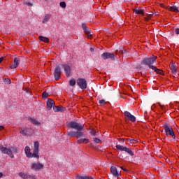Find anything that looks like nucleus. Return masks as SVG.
<instances>
[{"instance_id":"nucleus-1","label":"nucleus","mask_w":179,"mask_h":179,"mask_svg":"<svg viewBox=\"0 0 179 179\" xmlns=\"http://www.w3.org/2000/svg\"><path fill=\"white\" fill-rule=\"evenodd\" d=\"M66 126L68 128L76 129V131H67V135L70 138H83V136H85V134L82 132V131H85V127L82 124L78 123L76 121H71L67 123Z\"/></svg>"},{"instance_id":"nucleus-2","label":"nucleus","mask_w":179,"mask_h":179,"mask_svg":"<svg viewBox=\"0 0 179 179\" xmlns=\"http://www.w3.org/2000/svg\"><path fill=\"white\" fill-rule=\"evenodd\" d=\"M40 148V143L36 141L34 144V151L33 153L30 152V147L27 146L25 147V154L27 157H35L38 159V149Z\"/></svg>"},{"instance_id":"nucleus-3","label":"nucleus","mask_w":179,"mask_h":179,"mask_svg":"<svg viewBox=\"0 0 179 179\" xmlns=\"http://www.w3.org/2000/svg\"><path fill=\"white\" fill-rule=\"evenodd\" d=\"M0 150L2 152V153H4L5 155H8L11 159H13L15 156L12 153H18L19 149L17 148L11 147V148H5L3 146H0Z\"/></svg>"},{"instance_id":"nucleus-4","label":"nucleus","mask_w":179,"mask_h":179,"mask_svg":"<svg viewBox=\"0 0 179 179\" xmlns=\"http://www.w3.org/2000/svg\"><path fill=\"white\" fill-rule=\"evenodd\" d=\"M164 128L165 131V134L166 136H172L173 139L176 140V134L174 133V129H173V127L167 123L164 124Z\"/></svg>"},{"instance_id":"nucleus-5","label":"nucleus","mask_w":179,"mask_h":179,"mask_svg":"<svg viewBox=\"0 0 179 179\" xmlns=\"http://www.w3.org/2000/svg\"><path fill=\"white\" fill-rule=\"evenodd\" d=\"M156 59H157V56H154L152 57L143 59L142 61V64L144 65H148L149 68L150 69V66H155L152 65V64H155V62H156Z\"/></svg>"},{"instance_id":"nucleus-6","label":"nucleus","mask_w":179,"mask_h":179,"mask_svg":"<svg viewBox=\"0 0 179 179\" xmlns=\"http://www.w3.org/2000/svg\"><path fill=\"white\" fill-rule=\"evenodd\" d=\"M77 85L82 89V90H85V89L87 87V82L85 78H78L77 80Z\"/></svg>"},{"instance_id":"nucleus-7","label":"nucleus","mask_w":179,"mask_h":179,"mask_svg":"<svg viewBox=\"0 0 179 179\" xmlns=\"http://www.w3.org/2000/svg\"><path fill=\"white\" fill-rule=\"evenodd\" d=\"M82 29L83 31L85 33L86 36L88 38H92V36H93V32L86 26L85 23L82 24Z\"/></svg>"},{"instance_id":"nucleus-8","label":"nucleus","mask_w":179,"mask_h":179,"mask_svg":"<svg viewBox=\"0 0 179 179\" xmlns=\"http://www.w3.org/2000/svg\"><path fill=\"white\" fill-rule=\"evenodd\" d=\"M61 66L57 65L54 71V77L55 80H59V79H61Z\"/></svg>"},{"instance_id":"nucleus-9","label":"nucleus","mask_w":179,"mask_h":179,"mask_svg":"<svg viewBox=\"0 0 179 179\" xmlns=\"http://www.w3.org/2000/svg\"><path fill=\"white\" fill-rule=\"evenodd\" d=\"M20 133L24 136H27V135H31L33 134V130L27 127L20 128Z\"/></svg>"},{"instance_id":"nucleus-10","label":"nucleus","mask_w":179,"mask_h":179,"mask_svg":"<svg viewBox=\"0 0 179 179\" xmlns=\"http://www.w3.org/2000/svg\"><path fill=\"white\" fill-rule=\"evenodd\" d=\"M18 174H19V176L23 179H36V176H34L33 174L30 175L29 173H25L23 172H20Z\"/></svg>"},{"instance_id":"nucleus-11","label":"nucleus","mask_w":179,"mask_h":179,"mask_svg":"<svg viewBox=\"0 0 179 179\" xmlns=\"http://www.w3.org/2000/svg\"><path fill=\"white\" fill-rule=\"evenodd\" d=\"M31 169L35 171H38L39 170H41V169H44V165L40 163H34L32 164Z\"/></svg>"},{"instance_id":"nucleus-12","label":"nucleus","mask_w":179,"mask_h":179,"mask_svg":"<svg viewBox=\"0 0 179 179\" xmlns=\"http://www.w3.org/2000/svg\"><path fill=\"white\" fill-rule=\"evenodd\" d=\"M101 58L103 59H115V55L113 53H109V52H104L101 55Z\"/></svg>"},{"instance_id":"nucleus-13","label":"nucleus","mask_w":179,"mask_h":179,"mask_svg":"<svg viewBox=\"0 0 179 179\" xmlns=\"http://www.w3.org/2000/svg\"><path fill=\"white\" fill-rule=\"evenodd\" d=\"M124 116L127 120L131 121V122H135V121H136V117H135L134 115H131V113H129V111L124 112Z\"/></svg>"},{"instance_id":"nucleus-14","label":"nucleus","mask_w":179,"mask_h":179,"mask_svg":"<svg viewBox=\"0 0 179 179\" xmlns=\"http://www.w3.org/2000/svg\"><path fill=\"white\" fill-rule=\"evenodd\" d=\"M20 64V57H15L13 64L10 66V69H15L19 66Z\"/></svg>"},{"instance_id":"nucleus-15","label":"nucleus","mask_w":179,"mask_h":179,"mask_svg":"<svg viewBox=\"0 0 179 179\" xmlns=\"http://www.w3.org/2000/svg\"><path fill=\"white\" fill-rule=\"evenodd\" d=\"M110 173L114 177H117V178H120V176H121V173H118L117 167L115 166L110 167Z\"/></svg>"},{"instance_id":"nucleus-16","label":"nucleus","mask_w":179,"mask_h":179,"mask_svg":"<svg viewBox=\"0 0 179 179\" xmlns=\"http://www.w3.org/2000/svg\"><path fill=\"white\" fill-rule=\"evenodd\" d=\"M64 69L66 76H67V78H69V76H71V66L68 64H64Z\"/></svg>"},{"instance_id":"nucleus-17","label":"nucleus","mask_w":179,"mask_h":179,"mask_svg":"<svg viewBox=\"0 0 179 179\" xmlns=\"http://www.w3.org/2000/svg\"><path fill=\"white\" fill-rule=\"evenodd\" d=\"M54 100L52 99H48L47 102V108L48 110H51L52 107L54 106Z\"/></svg>"},{"instance_id":"nucleus-18","label":"nucleus","mask_w":179,"mask_h":179,"mask_svg":"<svg viewBox=\"0 0 179 179\" xmlns=\"http://www.w3.org/2000/svg\"><path fill=\"white\" fill-rule=\"evenodd\" d=\"M133 12L136 15H142L143 16L145 15V13L143 12V10H139L138 9V8L133 9Z\"/></svg>"},{"instance_id":"nucleus-19","label":"nucleus","mask_w":179,"mask_h":179,"mask_svg":"<svg viewBox=\"0 0 179 179\" xmlns=\"http://www.w3.org/2000/svg\"><path fill=\"white\" fill-rule=\"evenodd\" d=\"M150 69H152L155 72H157V73H159V75H163V71L157 69L156 66H150Z\"/></svg>"},{"instance_id":"nucleus-20","label":"nucleus","mask_w":179,"mask_h":179,"mask_svg":"<svg viewBox=\"0 0 179 179\" xmlns=\"http://www.w3.org/2000/svg\"><path fill=\"white\" fill-rule=\"evenodd\" d=\"M38 38L41 41H43V43H50V39H48V38L47 37L40 36Z\"/></svg>"},{"instance_id":"nucleus-21","label":"nucleus","mask_w":179,"mask_h":179,"mask_svg":"<svg viewBox=\"0 0 179 179\" xmlns=\"http://www.w3.org/2000/svg\"><path fill=\"white\" fill-rule=\"evenodd\" d=\"M77 178H78V179H94L90 176H81V175H78Z\"/></svg>"},{"instance_id":"nucleus-22","label":"nucleus","mask_w":179,"mask_h":179,"mask_svg":"<svg viewBox=\"0 0 179 179\" xmlns=\"http://www.w3.org/2000/svg\"><path fill=\"white\" fill-rule=\"evenodd\" d=\"M50 19H51V16H50V15H46L44 17V18H43L42 22L43 23V24H45V23H46L47 22H48V20H50Z\"/></svg>"},{"instance_id":"nucleus-23","label":"nucleus","mask_w":179,"mask_h":179,"mask_svg":"<svg viewBox=\"0 0 179 179\" xmlns=\"http://www.w3.org/2000/svg\"><path fill=\"white\" fill-rule=\"evenodd\" d=\"M170 68L173 73H176V72H177V67L176 66V64H171Z\"/></svg>"},{"instance_id":"nucleus-24","label":"nucleus","mask_w":179,"mask_h":179,"mask_svg":"<svg viewBox=\"0 0 179 179\" xmlns=\"http://www.w3.org/2000/svg\"><path fill=\"white\" fill-rule=\"evenodd\" d=\"M126 148L127 147H124V146L120 145H116V149H117V150H120L121 152H125Z\"/></svg>"},{"instance_id":"nucleus-25","label":"nucleus","mask_w":179,"mask_h":179,"mask_svg":"<svg viewBox=\"0 0 179 179\" xmlns=\"http://www.w3.org/2000/svg\"><path fill=\"white\" fill-rule=\"evenodd\" d=\"M64 108L63 107H60V106H53V110L54 111H55V113H58V111H62V109Z\"/></svg>"},{"instance_id":"nucleus-26","label":"nucleus","mask_w":179,"mask_h":179,"mask_svg":"<svg viewBox=\"0 0 179 179\" xmlns=\"http://www.w3.org/2000/svg\"><path fill=\"white\" fill-rule=\"evenodd\" d=\"M169 10H171V12H178V7L176 6H171Z\"/></svg>"},{"instance_id":"nucleus-27","label":"nucleus","mask_w":179,"mask_h":179,"mask_svg":"<svg viewBox=\"0 0 179 179\" xmlns=\"http://www.w3.org/2000/svg\"><path fill=\"white\" fill-rule=\"evenodd\" d=\"M29 121L34 124V125H40V122L37 121V120L34 119V118H30Z\"/></svg>"},{"instance_id":"nucleus-28","label":"nucleus","mask_w":179,"mask_h":179,"mask_svg":"<svg viewBox=\"0 0 179 179\" xmlns=\"http://www.w3.org/2000/svg\"><path fill=\"white\" fill-rule=\"evenodd\" d=\"M124 152L128 153V155H129L130 156H134V152H132V150H131V149H129V148L126 147V148L124 149Z\"/></svg>"},{"instance_id":"nucleus-29","label":"nucleus","mask_w":179,"mask_h":179,"mask_svg":"<svg viewBox=\"0 0 179 179\" xmlns=\"http://www.w3.org/2000/svg\"><path fill=\"white\" fill-rule=\"evenodd\" d=\"M127 141H128V142H129V143H131V145H134L135 143H138V141H136L135 139L127 138Z\"/></svg>"},{"instance_id":"nucleus-30","label":"nucleus","mask_w":179,"mask_h":179,"mask_svg":"<svg viewBox=\"0 0 179 179\" xmlns=\"http://www.w3.org/2000/svg\"><path fill=\"white\" fill-rule=\"evenodd\" d=\"M69 85L72 87L75 86V85H76V80H75V79L70 80Z\"/></svg>"},{"instance_id":"nucleus-31","label":"nucleus","mask_w":179,"mask_h":179,"mask_svg":"<svg viewBox=\"0 0 179 179\" xmlns=\"http://www.w3.org/2000/svg\"><path fill=\"white\" fill-rule=\"evenodd\" d=\"M48 96H49V94L46 92H44L42 94V97H43V100H45V99H47V97H48Z\"/></svg>"},{"instance_id":"nucleus-32","label":"nucleus","mask_w":179,"mask_h":179,"mask_svg":"<svg viewBox=\"0 0 179 179\" xmlns=\"http://www.w3.org/2000/svg\"><path fill=\"white\" fill-rule=\"evenodd\" d=\"M60 6L61 8L65 9L66 8V3H65V1L60 2Z\"/></svg>"},{"instance_id":"nucleus-33","label":"nucleus","mask_w":179,"mask_h":179,"mask_svg":"<svg viewBox=\"0 0 179 179\" xmlns=\"http://www.w3.org/2000/svg\"><path fill=\"white\" fill-rule=\"evenodd\" d=\"M4 83H6L7 85H10V83H11L10 79L6 78L5 80H4Z\"/></svg>"},{"instance_id":"nucleus-34","label":"nucleus","mask_w":179,"mask_h":179,"mask_svg":"<svg viewBox=\"0 0 179 179\" xmlns=\"http://www.w3.org/2000/svg\"><path fill=\"white\" fill-rule=\"evenodd\" d=\"M99 104L100 106H103V104H106V100L104 99L99 100Z\"/></svg>"},{"instance_id":"nucleus-35","label":"nucleus","mask_w":179,"mask_h":179,"mask_svg":"<svg viewBox=\"0 0 179 179\" xmlns=\"http://www.w3.org/2000/svg\"><path fill=\"white\" fill-rule=\"evenodd\" d=\"M94 141L95 143H100V142H101V140H100L98 138H94Z\"/></svg>"},{"instance_id":"nucleus-36","label":"nucleus","mask_w":179,"mask_h":179,"mask_svg":"<svg viewBox=\"0 0 179 179\" xmlns=\"http://www.w3.org/2000/svg\"><path fill=\"white\" fill-rule=\"evenodd\" d=\"M89 142H90V141L87 138H83V143H89Z\"/></svg>"},{"instance_id":"nucleus-37","label":"nucleus","mask_w":179,"mask_h":179,"mask_svg":"<svg viewBox=\"0 0 179 179\" xmlns=\"http://www.w3.org/2000/svg\"><path fill=\"white\" fill-rule=\"evenodd\" d=\"M24 5H26L27 6H29V7L33 6V3H31L30 2H25Z\"/></svg>"},{"instance_id":"nucleus-38","label":"nucleus","mask_w":179,"mask_h":179,"mask_svg":"<svg viewBox=\"0 0 179 179\" xmlns=\"http://www.w3.org/2000/svg\"><path fill=\"white\" fill-rule=\"evenodd\" d=\"M77 143H83V139L78 140Z\"/></svg>"},{"instance_id":"nucleus-39","label":"nucleus","mask_w":179,"mask_h":179,"mask_svg":"<svg viewBox=\"0 0 179 179\" xmlns=\"http://www.w3.org/2000/svg\"><path fill=\"white\" fill-rule=\"evenodd\" d=\"M175 33H176V34H179V28H177V29L175 30Z\"/></svg>"},{"instance_id":"nucleus-40","label":"nucleus","mask_w":179,"mask_h":179,"mask_svg":"<svg viewBox=\"0 0 179 179\" xmlns=\"http://www.w3.org/2000/svg\"><path fill=\"white\" fill-rule=\"evenodd\" d=\"M121 169H122V170H123V171H125L126 173H128V172L129 171V170L125 169H124V168H122V167H121Z\"/></svg>"},{"instance_id":"nucleus-41","label":"nucleus","mask_w":179,"mask_h":179,"mask_svg":"<svg viewBox=\"0 0 179 179\" xmlns=\"http://www.w3.org/2000/svg\"><path fill=\"white\" fill-rule=\"evenodd\" d=\"M2 129H5V127L3 126H0V131H2Z\"/></svg>"},{"instance_id":"nucleus-42","label":"nucleus","mask_w":179,"mask_h":179,"mask_svg":"<svg viewBox=\"0 0 179 179\" xmlns=\"http://www.w3.org/2000/svg\"><path fill=\"white\" fill-rule=\"evenodd\" d=\"M122 54H127V50H122Z\"/></svg>"},{"instance_id":"nucleus-43","label":"nucleus","mask_w":179,"mask_h":179,"mask_svg":"<svg viewBox=\"0 0 179 179\" xmlns=\"http://www.w3.org/2000/svg\"><path fill=\"white\" fill-rule=\"evenodd\" d=\"M3 176V173H2L1 172L0 173V178H2V177Z\"/></svg>"},{"instance_id":"nucleus-44","label":"nucleus","mask_w":179,"mask_h":179,"mask_svg":"<svg viewBox=\"0 0 179 179\" xmlns=\"http://www.w3.org/2000/svg\"><path fill=\"white\" fill-rule=\"evenodd\" d=\"M90 51H91V52H93V51H94V48H90Z\"/></svg>"},{"instance_id":"nucleus-45","label":"nucleus","mask_w":179,"mask_h":179,"mask_svg":"<svg viewBox=\"0 0 179 179\" xmlns=\"http://www.w3.org/2000/svg\"><path fill=\"white\" fill-rule=\"evenodd\" d=\"M2 61H3V57H0V64L2 62Z\"/></svg>"},{"instance_id":"nucleus-46","label":"nucleus","mask_w":179,"mask_h":179,"mask_svg":"<svg viewBox=\"0 0 179 179\" xmlns=\"http://www.w3.org/2000/svg\"><path fill=\"white\" fill-rule=\"evenodd\" d=\"M91 134H92V135H96V132L95 131H92Z\"/></svg>"},{"instance_id":"nucleus-47","label":"nucleus","mask_w":179,"mask_h":179,"mask_svg":"<svg viewBox=\"0 0 179 179\" xmlns=\"http://www.w3.org/2000/svg\"><path fill=\"white\" fill-rule=\"evenodd\" d=\"M152 15H153V12H151V13L149 14L150 16H152Z\"/></svg>"},{"instance_id":"nucleus-48","label":"nucleus","mask_w":179,"mask_h":179,"mask_svg":"<svg viewBox=\"0 0 179 179\" xmlns=\"http://www.w3.org/2000/svg\"><path fill=\"white\" fill-rule=\"evenodd\" d=\"M145 20H149V18L145 17Z\"/></svg>"},{"instance_id":"nucleus-49","label":"nucleus","mask_w":179,"mask_h":179,"mask_svg":"<svg viewBox=\"0 0 179 179\" xmlns=\"http://www.w3.org/2000/svg\"><path fill=\"white\" fill-rule=\"evenodd\" d=\"M160 6H162V8H163L164 5L163 4H160Z\"/></svg>"},{"instance_id":"nucleus-50","label":"nucleus","mask_w":179,"mask_h":179,"mask_svg":"<svg viewBox=\"0 0 179 179\" xmlns=\"http://www.w3.org/2000/svg\"><path fill=\"white\" fill-rule=\"evenodd\" d=\"M159 106H160L161 108H163V106H162V105H160V104H159Z\"/></svg>"},{"instance_id":"nucleus-51","label":"nucleus","mask_w":179,"mask_h":179,"mask_svg":"<svg viewBox=\"0 0 179 179\" xmlns=\"http://www.w3.org/2000/svg\"><path fill=\"white\" fill-rule=\"evenodd\" d=\"M120 141H124V138H121Z\"/></svg>"},{"instance_id":"nucleus-52","label":"nucleus","mask_w":179,"mask_h":179,"mask_svg":"<svg viewBox=\"0 0 179 179\" xmlns=\"http://www.w3.org/2000/svg\"><path fill=\"white\" fill-rule=\"evenodd\" d=\"M45 1H47V0H45Z\"/></svg>"}]
</instances>
